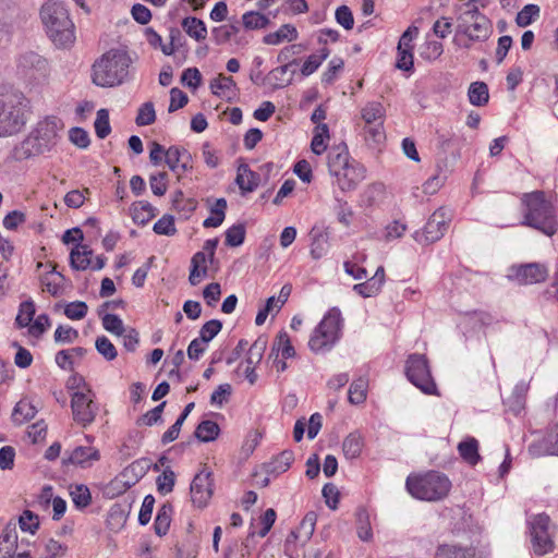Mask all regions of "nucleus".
<instances>
[{
    "mask_svg": "<svg viewBox=\"0 0 558 558\" xmlns=\"http://www.w3.org/2000/svg\"><path fill=\"white\" fill-rule=\"evenodd\" d=\"M522 226L531 227L551 236L558 230L556 208L544 191H533L521 196Z\"/></svg>",
    "mask_w": 558,
    "mask_h": 558,
    "instance_id": "1",
    "label": "nucleus"
},
{
    "mask_svg": "<svg viewBox=\"0 0 558 558\" xmlns=\"http://www.w3.org/2000/svg\"><path fill=\"white\" fill-rule=\"evenodd\" d=\"M63 123L56 116L40 120L28 136L14 148V158L24 160L49 153L58 143Z\"/></svg>",
    "mask_w": 558,
    "mask_h": 558,
    "instance_id": "2",
    "label": "nucleus"
},
{
    "mask_svg": "<svg viewBox=\"0 0 558 558\" xmlns=\"http://www.w3.org/2000/svg\"><path fill=\"white\" fill-rule=\"evenodd\" d=\"M29 100L22 92L0 87V137L21 132L29 113Z\"/></svg>",
    "mask_w": 558,
    "mask_h": 558,
    "instance_id": "3",
    "label": "nucleus"
},
{
    "mask_svg": "<svg viewBox=\"0 0 558 558\" xmlns=\"http://www.w3.org/2000/svg\"><path fill=\"white\" fill-rule=\"evenodd\" d=\"M40 19L48 37L57 47H70L75 41L74 24L63 2L48 0L41 5Z\"/></svg>",
    "mask_w": 558,
    "mask_h": 558,
    "instance_id": "4",
    "label": "nucleus"
},
{
    "mask_svg": "<svg viewBox=\"0 0 558 558\" xmlns=\"http://www.w3.org/2000/svg\"><path fill=\"white\" fill-rule=\"evenodd\" d=\"M131 59L119 49L104 53L93 64V82L100 87H113L122 84L129 75Z\"/></svg>",
    "mask_w": 558,
    "mask_h": 558,
    "instance_id": "5",
    "label": "nucleus"
},
{
    "mask_svg": "<svg viewBox=\"0 0 558 558\" xmlns=\"http://www.w3.org/2000/svg\"><path fill=\"white\" fill-rule=\"evenodd\" d=\"M493 33V25L489 19L480 12L476 1L470 0L464 4L463 11L457 17L456 38L463 35L468 40L462 47L469 49L472 43L486 41Z\"/></svg>",
    "mask_w": 558,
    "mask_h": 558,
    "instance_id": "6",
    "label": "nucleus"
},
{
    "mask_svg": "<svg viewBox=\"0 0 558 558\" xmlns=\"http://www.w3.org/2000/svg\"><path fill=\"white\" fill-rule=\"evenodd\" d=\"M405 487L416 499L438 501L447 497L451 489V482L444 473L428 471L424 474L408 476Z\"/></svg>",
    "mask_w": 558,
    "mask_h": 558,
    "instance_id": "7",
    "label": "nucleus"
},
{
    "mask_svg": "<svg viewBox=\"0 0 558 558\" xmlns=\"http://www.w3.org/2000/svg\"><path fill=\"white\" fill-rule=\"evenodd\" d=\"M341 313L338 308H331L314 329L308 341L310 349L319 353L332 348L339 339Z\"/></svg>",
    "mask_w": 558,
    "mask_h": 558,
    "instance_id": "8",
    "label": "nucleus"
},
{
    "mask_svg": "<svg viewBox=\"0 0 558 558\" xmlns=\"http://www.w3.org/2000/svg\"><path fill=\"white\" fill-rule=\"evenodd\" d=\"M407 378L426 395H438L428 361L425 355L413 353L405 362Z\"/></svg>",
    "mask_w": 558,
    "mask_h": 558,
    "instance_id": "9",
    "label": "nucleus"
},
{
    "mask_svg": "<svg viewBox=\"0 0 558 558\" xmlns=\"http://www.w3.org/2000/svg\"><path fill=\"white\" fill-rule=\"evenodd\" d=\"M316 518L315 512L306 513L300 525L288 535L284 544V554L289 558H298L300 556L306 558L307 554L304 550V546L315 531Z\"/></svg>",
    "mask_w": 558,
    "mask_h": 558,
    "instance_id": "10",
    "label": "nucleus"
},
{
    "mask_svg": "<svg viewBox=\"0 0 558 558\" xmlns=\"http://www.w3.org/2000/svg\"><path fill=\"white\" fill-rule=\"evenodd\" d=\"M450 220V211L445 207L438 208L432 214L423 230L414 233L415 241L421 244H430L440 240L447 231Z\"/></svg>",
    "mask_w": 558,
    "mask_h": 558,
    "instance_id": "11",
    "label": "nucleus"
},
{
    "mask_svg": "<svg viewBox=\"0 0 558 558\" xmlns=\"http://www.w3.org/2000/svg\"><path fill=\"white\" fill-rule=\"evenodd\" d=\"M529 524L535 555L543 556L550 553L554 548V542L549 532L550 518L545 513H539L533 517Z\"/></svg>",
    "mask_w": 558,
    "mask_h": 558,
    "instance_id": "12",
    "label": "nucleus"
},
{
    "mask_svg": "<svg viewBox=\"0 0 558 558\" xmlns=\"http://www.w3.org/2000/svg\"><path fill=\"white\" fill-rule=\"evenodd\" d=\"M71 408L74 421L82 426L93 423L98 412V407L94 402V393L89 388H85V391H75L72 395Z\"/></svg>",
    "mask_w": 558,
    "mask_h": 558,
    "instance_id": "13",
    "label": "nucleus"
},
{
    "mask_svg": "<svg viewBox=\"0 0 558 558\" xmlns=\"http://www.w3.org/2000/svg\"><path fill=\"white\" fill-rule=\"evenodd\" d=\"M218 239H209L205 241L202 252H197L191 259V270L189 281L192 286H197L202 278L207 277L208 268L207 260L213 263L215 259V252L218 246Z\"/></svg>",
    "mask_w": 558,
    "mask_h": 558,
    "instance_id": "14",
    "label": "nucleus"
},
{
    "mask_svg": "<svg viewBox=\"0 0 558 558\" xmlns=\"http://www.w3.org/2000/svg\"><path fill=\"white\" fill-rule=\"evenodd\" d=\"M19 70L34 80H44L49 75L50 69L46 58L35 51H26L19 57Z\"/></svg>",
    "mask_w": 558,
    "mask_h": 558,
    "instance_id": "15",
    "label": "nucleus"
},
{
    "mask_svg": "<svg viewBox=\"0 0 558 558\" xmlns=\"http://www.w3.org/2000/svg\"><path fill=\"white\" fill-rule=\"evenodd\" d=\"M331 177L336 179L335 182L342 192H350L355 190L365 179V169L362 165L352 160L351 163L339 170V173H333Z\"/></svg>",
    "mask_w": 558,
    "mask_h": 558,
    "instance_id": "16",
    "label": "nucleus"
},
{
    "mask_svg": "<svg viewBox=\"0 0 558 558\" xmlns=\"http://www.w3.org/2000/svg\"><path fill=\"white\" fill-rule=\"evenodd\" d=\"M19 549L16 526L10 522L0 534V558H31V551Z\"/></svg>",
    "mask_w": 558,
    "mask_h": 558,
    "instance_id": "17",
    "label": "nucleus"
},
{
    "mask_svg": "<svg viewBox=\"0 0 558 558\" xmlns=\"http://www.w3.org/2000/svg\"><path fill=\"white\" fill-rule=\"evenodd\" d=\"M190 490L192 502L198 508L206 507L213 496L211 473L202 472L196 474L191 483Z\"/></svg>",
    "mask_w": 558,
    "mask_h": 558,
    "instance_id": "18",
    "label": "nucleus"
},
{
    "mask_svg": "<svg viewBox=\"0 0 558 558\" xmlns=\"http://www.w3.org/2000/svg\"><path fill=\"white\" fill-rule=\"evenodd\" d=\"M513 277L520 284L543 282L548 276V269L539 263H530L512 267Z\"/></svg>",
    "mask_w": 558,
    "mask_h": 558,
    "instance_id": "19",
    "label": "nucleus"
},
{
    "mask_svg": "<svg viewBox=\"0 0 558 558\" xmlns=\"http://www.w3.org/2000/svg\"><path fill=\"white\" fill-rule=\"evenodd\" d=\"M134 464L130 465L129 468L124 469L123 472H121L118 476H116L113 480H111L104 488V494L108 498H116L122 494H124L130 487H132L136 482L137 478L130 481L128 478L129 473L134 471Z\"/></svg>",
    "mask_w": 558,
    "mask_h": 558,
    "instance_id": "20",
    "label": "nucleus"
},
{
    "mask_svg": "<svg viewBox=\"0 0 558 558\" xmlns=\"http://www.w3.org/2000/svg\"><path fill=\"white\" fill-rule=\"evenodd\" d=\"M352 160L350 158L348 148L344 144L332 146L327 154V166L330 175L333 173H339L343 167L351 163Z\"/></svg>",
    "mask_w": 558,
    "mask_h": 558,
    "instance_id": "21",
    "label": "nucleus"
},
{
    "mask_svg": "<svg viewBox=\"0 0 558 558\" xmlns=\"http://www.w3.org/2000/svg\"><path fill=\"white\" fill-rule=\"evenodd\" d=\"M100 459L99 451L94 447H76L69 456L68 459H64V463L76 464L82 468H86L92 465L94 461H98Z\"/></svg>",
    "mask_w": 558,
    "mask_h": 558,
    "instance_id": "22",
    "label": "nucleus"
},
{
    "mask_svg": "<svg viewBox=\"0 0 558 558\" xmlns=\"http://www.w3.org/2000/svg\"><path fill=\"white\" fill-rule=\"evenodd\" d=\"M87 353L82 347H75L68 350H61L56 354L57 365L64 371H73L78 361Z\"/></svg>",
    "mask_w": 558,
    "mask_h": 558,
    "instance_id": "23",
    "label": "nucleus"
},
{
    "mask_svg": "<svg viewBox=\"0 0 558 558\" xmlns=\"http://www.w3.org/2000/svg\"><path fill=\"white\" fill-rule=\"evenodd\" d=\"M235 182L243 193L253 192L259 184V174L252 171L247 165H241Z\"/></svg>",
    "mask_w": 558,
    "mask_h": 558,
    "instance_id": "24",
    "label": "nucleus"
},
{
    "mask_svg": "<svg viewBox=\"0 0 558 558\" xmlns=\"http://www.w3.org/2000/svg\"><path fill=\"white\" fill-rule=\"evenodd\" d=\"M131 217L136 225L144 226L156 216V208L146 201H140L132 204Z\"/></svg>",
    "mask_w": 558,
    "mask_h": 558,
    "instance_id": "25",
    "label": "nucleus"
},
{
    "mask_svg": "<svg viewBox=\"0 0 558 558\" xmlns=\"http://www.w3.org/2000/svg\"><path fill=\"white\" fill-rule=\"evenodd\" d=\"M210 88L213 94L231 99L236 94V83L231 76L219 74L217 78L211 81Z\"/></svg>",
    "mask_w": 558,
    "mask_h": 558,
    "instance_id": "26",
    "label": "nucleus"
},
{
    "mask_svg": "<svg viewBox=\"0 0 558 558\" xmlns=\"http://www.w3.org/2000/svg\"><path fill=\"white\" fill-rule=\"evenodd\" d=\"M296 28L291 24H283L277 32L264 36L263 41L266 45H279L284 40L293 41L298 38Z\"/></svg>",
    "mask_w": 558,
    "mask_h": 558,
    "instance_id": "27",
    "label": "nucleus"
},
{
    "mask_svg": "<svg viewBox=\"0 0 558 558\" xmlns=\"http://www.w3.org/2000/svg\"><path fill=\"white\" fill-rule=\"evenodd\" d=\"M93 251L87 245H77L71 251L70 264L76 270H86L92 266Z\"/></svg>",
    "mask_w": 558,
    "mask_h": 558,
    "instance_id": "28",
    "label": "nucleus"
},
{
    "mask_svg": "<svg viewBox=\"0 0 558 558\" xmlns=\"http://www.w3.org/2000/svg\"><path fill=\"white\" fill-rule=\"evenodd\" d=\"M181 26L183 31L196 41L204 40L207 37V27L201 19L195 16L185 17Z\"/></svg>",
    "mask_w": 558,
    "mask_h": 558,
    "instance_id": "29",
    "label": "nucleus"
},
{
    "mask_svg": "<svg viewBox=\"0 0 558 558\" xmlns=\"http://www.w3.org/2000/svg\"><path fill=\"white\" fill-rule=\"evenodd\" d=\"M293 460L294 453L291 450H283L266 464V471L269 474H281L290 468Z\"/></svg>",
    "mask_w": 558,
    "mask_h": 558,
    "instance_id": "30",
    "label": "nucleus"
},
{
    "mask_svg": "<svg viewBox=\"0 0 558 558\" xmlns=\"http://www.w3.org/2000/svg\"><path fill=\"white\" fill-rule=\"evenodd\" d=\"M298 60H292L291 62L283 64L281 66H278L274 70H271L266 80L269 82V84L272 86V88H283L291 84L292 77H286V74L288 72V69L292 64H296Z\"/></svg>",
    "mask_w": 558,
    "mask_h": 558,
    "instance_id": "31",
    "label": "nucleus"
},
{
    "mask_svg": "<svg viewBox=\"0 0 558 558\" xmlns=\"http://www.w3.org/2000/svg\"><path fill=\"white\" fill-rule=\"evenodd\" d=\"M458 451L461 458L471 465H475L481 460L478 453V442L475 438H468L458 445Z\"/></svg>",
    "mask_w": 558,
    "mask_h": 558,
    "instance_id": "32",
    "label": "nucleus"
},
{
    "mask_svg": "<svg viewBox=\"0 0 558 558\" xmlns=\"http://www.w3.org/2000/svg\"><path fill=\"white\" fill-rule=\"evenodd\" d=\"M227 201L226 198H217L215 204L210 207L211 216L206 218L203 222L205 228L219 227L226 217Z\"/></svg>",
    "mask_w": 558,
    "mask_h": 558,
    "instance_id": "33",
    "label": "nucleus"
},
{
    "mask_svg": "<svg viewBox=\"0 0 558 558\" xmlns=\"http://www.w3.org/2000/svg\"><path fill=\"white\" fill-rule=\"evenodd\" d=\"M172 512L173 508L171 504H163L159 508L154 523V529L157 535L162 536L167 534L170 527Z\"/></svg>",
    "mask_w": 558,
    "mask_h": 558,
    "instance_id": "34",
    "label": "nucleus"
},
{
    "mask_svg": "<svg viewBox=\"0 0 558 558\" xmlns=\"http://www.w3.org/2000/svg\"><path fill=\"white\" fill-rule=\"evenodd\" d=\"M275 352L277 355L280 353L282 359H290L295 355V350L287 331H280L276 337L271 348V355Z\"/></svg>",
    "mask_w": 558,
    "mask_h": 558,
    "instance_id": "35",
    "label": "nucleus"
},
{
    "mask_svg": "<svg viewBox=\"0 0 558 558\" xmlns=\"http://www.w3.org/2000/svg\"><path fill=\"white\" fill-rule=\"evenodd\" d=\"M220 433L219 425L210 420L201 422L195 429V437L202 442H209L215 440Z\"/></svg>",
    "mask_w": 558,
    "mask_h": 558,
    "instance_id": "36",
    "label": "nucleus"
},
{
    "mask_svg": "<svg viewBox=\"0 0 558 558\" xmlns=\"http://www.w3.org/2000/svg\"><path fill=\"white\" fill-rule=\"evenodd\" d=\"M469 100L474 106H484L489 100L488 86L484 82H474L469 87Z\"/></svg>",
    "mask_w": 558,
    "mask_h": 558,
    "instance_id": "37",
    "label": "nucleus"
},
{
    "mask_svg": "<svg viewBox=\"0 0 558 558\" xmlns=\"http://www.w3.org/2000/svg\"><path fill=\"white\" fill-rule=\"evenodd\" d=\"M363 449V439L360 434L351 433L345 437L342 444V450L348 459L357 458Z\"/></svg>",
    "mask_w": 558,
    "mask_h": 558,
    "instance_id": "38",
    "label": "nucleus"
},
{
    "mask_svg": "<svg viewBox=\"0 0 558 558\" xmlns=\"http://www.w3.org/2000/svg\"><path fill=\"white\" fill-rule=\"evenodd\" d=\"M368 380L365 377L355 379L349 388V401L352 404H361L366 400Z\"/></svg>",
    "mask_w": 558,
    "mask_h": 558,
    "instance_id": "39",
    "label": "nucleus"
},
{
    "mask_svg": "<svg viewBox=\"0 0 558 558\" xmlns=\"http://www.w3.org/2000/svg\"><path fill=\"white\" fill-rule=\"evenodd\" d=\"M436 556L437 558H471L475 556V553L457 545L446 544L438 547Z\"/></svg>",
    "mask_w": 558,
    "mask_h": 558,
    "instance_id": "40",
    "label": "nucleus"
},
{
    "mask_svg": "<svg viewBox=\"0 0 558 558\" xmlns=\"http://www.w3.org/2000/svg\"><path fill=\"white\" fill-rule=\"evenodd\" d=\"M266 348L267 339L265 337H258L248 349L247 356L245 360L246 365L256 366L257 364H259Z\"/></svg>",
    "mask_w": 558,
    "mask_h": 558,
    "instance_id": "41",
    "label": "nucleus"
},
{
    "mask_svg": "<svg viewBox=\"0 0 558 558\" xmlns=\"http://www.w3.org/2000/svg\"><path fill=\"white\" fill-rule=\"evenodd\" d=\"M356 524L357 536L364 542L369 541L373 536L372 526L368 513L363 508H360L356 511Z\"/></svg>",
    "mask_w": 558,
    "mask_h": 558,
    "instance_id": "42",
    "label": "nucleus"
},
{
    "mask_svg": "<svg viewBox=\"0 0 558 558\" xmlns=\"http://www.w3.org/2000/svg\"><path fill=\"white\" fill-rule=\"evenodd\" d=\"M243 25L246 29H262L267 27L269 19L256 11H250L242 16Z\"/></svg>",
    "mask_w": 558,
    "mask_h": 558,
    "instance_id": "43",
    "label": "nucleus"
},
{
    "mask_svg": "<svg viewBox=\"0 0 558 558\" xmlns=\"http://www.w3.org/2000/svg\"><path fill=\"white\" fill-rule=\"evenodd\" d=\"M165 407H166V401L161 402L160 404L155 407L153 410L141 415L136 421V425L137 426H153V425L162 423V412H163Z\"/></svg>",
    "mask_w": 558,
    "mask_h": 558,
    "instance_id": "44",
    "label": "nucleus"
},
{
    "mask_svg": "<svg viewBox=\"0 0 558 558\" xmlns=\"http://www.w3.org/2000/svg\"><path fill=\"white\" fill-rule=\"evenodd\" d=\"M315 130L316 132L312 138L311 148L314 154L320 155L327 149L325 138L329 137V130L327 124H319Z\"/></svg>",
    "mask_w": 558,
    "mask_h": 558,
    "instance_id": "45",
    "label": "nucleus"
},
{
    "mask_svg": "<svg viewBox=\"0 0 558 558\" xmlns=\"http://www.w3.org/2000/svg\"><path fill=\"white\" fill-rule=\"evenodd\" d=\"M73 504L76 508L84 509L92 502V495L87 486L76 485L70 490Z\"/></svg>",
    "mask_w": 558,
    "mask_h": 558,
    "instance_id": "46",
    "label": "nucleus"
},
{
    "mask_svg": "<svg viewBox=\"0 0 558 558\" xmlns=\"http://www.w3.org/2000/svg\"><path fill=\"white\" fill-rule=\"evenodd\" d=\"M245 226L243 223L233 225L226 231V245L236 247L243 244L245 240Z\"/></svg>",
    "mask_w": 558,
    "mask_h": 558,
    "instance_id": "47",
    "label": "nucleus"
},
{
    "mask_svg": "<svg viewBox=\"0 0 558 558\" xmlns=\"http://www.w3.org/2000/svg\"><path fill=\"white\" fill-rule=\"evenodd\" d=\"M539 16V7L536 4H526L518 12L515 23L520 27H526Z\"/></svg>",
    "mask_w": 558,
    "mask_h": 558,
    "instance_id": "48",
    "label": "nucleus"
},
{
    "mask_svg": "<svg viewBox=\"0 0 558 558\" xmlns=\"http://www.w3.org/2000/svg\"><path fill=\"white\" fill-rule=\"evenodd\" d=\"M383 106L379 102L367 104L362 109V119L365 121L366 125H371L373 123H378L379 121H383Z\"/></svg>",
    "mask_w": 558,
    "mask_h": 558,
    "instance_id": "49",
    "label": "nucleus"
},
{
    "mask_svg": "<svg viewBox=\"0 0 558 558\" xmlns=\"http://www.w3.org/2000/svg\"><path fill=\"white\" fill-rule=\"evenodd\" d=\"M35 315V305L32 301H25L20 305L15 323L20 328L29 327Z\"/></svg>",
    "mask_w": 558,
    "mask_h": 558,
    "instance_id": "50",
    "label": "nucleus"
},
{
    "mask_svg": "<svg viewBox=\"0 0 558 558\" xmlns=\"http://www.w3.org/2000/svg\"><path fill=\"white\" fill-rule=\"evenodd\" d=\"M95 348L107 361H113L118 356L116 347L106 336L97 337Z\"/></svg>",
    "mask_w": 558,
    "mask_h": 558,
    "instance_id": "51",
    "label": "nucleus"
},
{
    "mask_svg": "<svg viewBox=\"0 0 558 558\" xmlns=\"http://www.w3.org/2000/svg\"><path fill=\"white\" fill-rule=\"evenodd\" d=\"M96 135L104 140L111 131L109 123V112L107 109H100L97 111V117L94 123Z\"/></svg>",
    "mask_w": 558,
    "mask_h": 558,
    "instance_id": "52",
    "label": "nucleus"
},
{
    "mask_svg": "<svg viewBox=\"0 0 558 558\" xmlns=\"http://www.w3.org/2000/svg\"><path fill=\"white\" fill-rule=\"evenodd\" d=\"M157 488L158 492L162 495H167L173 490L175 483V474L172 470L166 469L158 477H157Z\"/></svg>",
    "mask_w": 558,
    "mask_h": 558,
    "instance_id": "53",
    "label": "nucleus"
},
{
    "mask_svg": "<svg viewBox=\"0 0 558 558\" xmlns=\"http://www.w3.org/2000/svg\"><path fill=\"white\" fill-rule=\"evenodd\" d=\"M88 311V306L83 301L71 302L64 307V315L72 320L83 319Z\"/></svg>",
    "mask_w": 558,
    "mask_h": 558,
    "instance_id": "54",
    "label": "nucleus"
},
{
    "mask_svg": "<svg viewBox=\"0 0 558 558\" xmlns=\"http://www.w3.org/2000/svg\"><path fill=\"white\" fill-rule=\"evenodd\" d=\"M20 527L23 532L34 534L39 527V518L31 510H24L19 519Z\"/></svg>",
    "mask_w": 558,
    "mask_h": 558,
    "instance_id": "55",
    "label": "nucleus"
},
{
    "mask_svg": "<svg viewBox=\"0 0 558 558\" xmlns=\"http://www.w3.org/2000/svg\"><path fill=\"white\" fill-rule=\"evenodd\" d=\"M101 320L102 326L107 331L116 336H122L125 332L123 322L119 316L114 314H106L102 316Z\"/></svg>",
    "mask_w": 558,
    "mask_h": 558,
    "instance_id": "56",
    "label": "nucleus"
},
{
    "mask_svg": "<svg viewBox=\"0 0 558 558\" xmlns=\"http://www.w3.org/2000/svg\"><path fill=\"white\" fill-rule=\"evenodd\" d=\"M156 120V112L153 102L148 101L142 105L138 109L135 122L140 126L150 125Z\"/></svg>",
    "mask_w": 558,
    "mask_h": 558,
    "instance_id": "57",
    "label": "nucleus"
},
{
    "mask_svg": "<svg viewBox=\"0 0 558 558\" xmlns=\"http://www.w3.org/2000/svg\"><path fill=\"white\" fill-rule=\"evenodd\" d=\"M222 323L218 319H211L206 322L199 330V339L208 343L213 340L221 330Z\"/></svg>",
    "mask_w": 558,
    "mask_h": 558,
    "instance_id": "58",
    "label": "nucleus"
},
{
    "mask_svg": "<svg viewBox=\"0 0 558 558\" xmlns=\"http://www.w3.org/2000/svg\"><path fill=\"white\" fill-rule=\"evenodd\" d=\"M154 232L157 234L163 235H173L177 233V229L174 226V219L170 215H163L160 219H158L153 228Z\"/></svg>",
    "mask_w": 558,
    "mask_h": 558,
    "instance_id": "59",
    "label": "nucleus"
},
{
    "mask_svg": "<svg viewBox=\"0 0 558 558\" xmlns=\"http://www.w3.org/2000/svg\"><path fill=\"white\" fill-rule=\"evenodd\" d=\"M529 453L532 458H539V457L547 456V454L555 456V453L551 450V447L549 445L547 435L541 440L533 441L529 446Z\"/></svg>",
    "mask_w": 558,
    "mask_h": 558,
    "instance_id": "60",
    "label": "nucleus"
},
{
    "mask_svg": "<svg viewBox=\"0 0 558 558\" xmlns=\"http://www.w3.org/2000/svg\"><path fill=\"white\" fill-rule=\"evenodd\" d=\"M168 174L167 172H158L157 174H153L149 178V184L151 192L157 196H162L166 194L168 185H167Z\"/></svg>",
    "mask_w": 558,
    "mask_h": 558,
    "instance_id": "61",
    "label": "nucleus"
},
{
    "mask_svg": "<svg viewBox=\"0 0 558 558\" xmlns=\"http://www.w3.org/2000/svg\"><path fill=\"white\" fill-rule=\"evenodd\" d=\"M53 337L57 343H73L78 338V331L70 326H59Z\"/></svg>",
    "mask_w": 558,
    "mask_h": 558,
    "instance_id": "62",
    "label": "nucleus"
},
{
    "mask_svg": "<svg viewBox=\"0 0 558 558\" xmlns=\"http://www.w3.org/2000/svg\"><path fill=\"white\" fill-rule=\"evenodd\" d=\"M337 23H339L344 29L350 31L354 25V17L352 11L347 5H340L335 13Z\"/></svg>",
    "mask_w": 558,
    "mask_h": 558,
    "instance_id": "63",
    "label": "nucleus"
},
{
    "mask_svg": "<svg viewBox=\"0 0 558 558\" xmlns=\"http://www.w3.org/2000/svg\"><path fill=\"white\" fill-rule=\"evenodd\" d=\"M189 101L187 95L179 89L178 87H173L170 90V105L168 108L169 112H174L181 108H183Z\"/></svg>",
    "mask_w": 558,
    "mask_h": 558,
    "instance_id": "64",
    "label": "nucleus"
}]
</instances>
